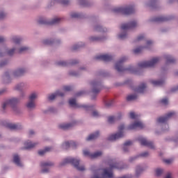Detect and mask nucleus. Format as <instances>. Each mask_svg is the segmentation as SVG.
I'll list each match as a JSON object with an SVG mask.
<instances>
[{
  "label": "nucleus",
  "mask_w": 178,
  "mask_h": 178,
  "mask_svg": "<svg viewBox=\"0 0 178 178\" xmlns=\"http://www.w3.org/2000/svg\"><path fill=\"white\" fill-rule=\"evenodd\" d=\"M112 168L104 170H97L93 173V176L91 178H112L113 177V172H112Z\"/></svg>",
  "instance_id": "obj_1"
},
{
  "label": "nucleus",
  "mask_w": 178,
  "mask_h": 178,
  "mask_svg": "<svg viewBox=\"0 0 178 178\" xmlns=\"http://www.w3.org/2000/svg\"><path fill=\"white\" fill-rule=\"evenodd\" d=\"M64 163H72L77 170H80L81 172L86 170L84 166L80 165V161L77 159L68 157L64 160Z\"/></svg>",
  "instance_id": "obj_2"
},
{
  "label": "nucleus",
  "mask_w": 178,
  "mask_h": 178,
  "mask_svg": "<svg viewBox=\"0 0 178 178\" xmlns=\"http://www.w3.org/2000/svg\"><path fill=\"white\" fill-rule=\"evenodd\" d=\"M123 130H124V125H120L118 127V133L111 135L108 137L110 141H115V140H118V138H122L124 136Z\"/></svg>",
  "instance_id": "obj_3"
},
{
  "label": "nucleus",
  "mask_w": 178,
  "mask_h": 178,
  "mask_svg": "<svg viewBox=\"0 0 178 178\" xmlns=\"http://www.w3.org/2000/svg\"><path fill=\"white\" fill-rule=\"evenodd\" d=\"M159 62V58L156 57L152 59L150 61H145L139 64L140 67H152L155 66L156 63Z\"/></svg>",
  "instance_id": "obj_4"
},
{
  "label": "nucleus",
  "mask_w": 178,
  "mask_h": 178,
  "mask_svg": "<svg viewBox=\"0 0 178 178\" xmlns=\"http://www.w3.org/2000/svg\"><path fill=\"white\" fill-rule=\"evenodd\" d=\"M38 95L35 92L32 93L29 97V101L26 104L27 108L29 109H33V108H35V98H37Z\"/></svg>",
  "instance_id": "obj_5"
},
{
  "label": "nucleus",
  "mask_w": 178,
  "mask_h": 178,
  "mask_svg": "<svg viewBox=\"0 0 178 178\" xmlns=\"http://www.w3.org/2000/svg\"><path fill=\"white\" fill-rule=\"evenodd\" d=\"M116 12H121L124 13V15H130V13H133L134 12V8L133 7L123 8L120 7L115 10Z\"/></svg>",
  "instance_id": "obj_6"
},
{
  "label": "nucleus",
  "mask_w": 178,
  "mask_h": 178,
  "mask_svg": "<svg viewBox=\"0 0 178 178\" xmlns=\"http://www.w3.org/2000/svg\"><path fill=\"white\" fill-rule=\"evenodd\" d=\"M144 127V124L141 121H136L134 124L129 126V130H137V129H143Z\"/></svg>",
  "instance_id": "obj_7"
},
{
  "label": "nucleus",
  "mask_w": 178,
  "mask_h": 178,
  "mask_svg": "<svg viewBox=\"0 0 178 178\" xmlns=\"http://www.w3.org/2000/svg\"><path fill=\"white\" fill-rule=\"evenodd\" d=\"M83 155L85 156H89L91 159H94L95 158H98L99 156H101L102 155V152H96L95 154H91L88 151L83 150Z\"/></svg>",
  "instance_id": "obj_8"
},
{
  "label": "nucleus",
  "mask_w": 178,
  "mask_h": 178,
  "mask_svg": "<svg viewBox=\"0 0 178 178\" xmlns=\"http://www.w3.org/2000/svg\"><path fill=\"white\" fill-rule=\"evenodd\" d=\"M19 102V100L17 99V98H13L7 102H6L3 104V109H5V108L8 107V106H13L14 105H16V104H17Z\"/></svg>",
  "instance_id": "obj_9"
},
{
  "label": "nucleus",
  "mask_w": 178,
  "mask_h": 178,
  "mask_svg": "<svg viewBox=\"0 0 178 178\" xmlns=\"http://www.w3.org/2000/svg\"><path fill=\"white\" fill-rule=\"evenodd\" d=\"M175 116V112L168 113L165 117H161L157 120L158 123H165L167 120L170 119V118Z\"/></svg>",
  "instance_id": "obj_10"
},
{
  "label": "nucleus",
  "mask_w": 178,
  "mask_h": 178,
  "mask_svg": "<svg viewBox=\"0 0 178 178\" xmlns=\"http://www.w3.org/2000/svg\"><path fill=\"white\" fill-rule=\"evenodd\" d=\"M41 166L43 173H46L47 172H48V170H49V166H52V163L47 161L42 162L41 163Z\"/></svg>",
  "instance_id": "obj_11"
},
{
  "label": "nucleus",
  "mask_w": 178,
  "mask_h": 178,
  "mask_svg": "<svg viewBox=\"0 0 178 178\" xmlns=\"http://www.w3.org/2000/svg\"><path fill=\"white\" fill-rule=\"evenodd\" d=\"M137 23L136 22H131L130 24H124L121 26V30L122 31H126V30H128V29H131V27H136Z\"/></svg>",
  "instance_id": "obj_12"
},
{
  "label": "nucleus",
  "mask_w": 178,
  "mask_h": 178,
  "mask_svg": "<svg viewBox=\"0 0 178 178\" xmlns=\"http://www.w3.org/2000/svg\"><path fill=\"white\" fill-rule=\"evenodd\" d=\"M139 141H140L141 145H146L149 148H154V143L152 142L147 141V139L144 138H141L140 139H139Z\"/></svg>",
  "instance_id": "obj_13"
},
{
  "label": "nucleus",
  "mask_w": 178,
  "mask_h": 178,
  "mask_svg": "<svg viewBox=\"0 0 178 178\" xmlns=\"http://www.w3.org/2000/svg\"><path fill=\"white\" fill-rule=\"evenodd\" d=\"M58 95L60 97H63V95H65V94L60 91H58L54 94H51V95H49L48 99H49V101H54V99L56 97H58Z\"/></svg>",
  "instance_id": "obj_14"
},
{
  "label": "nucleus",
  "mask_w": 178,
  "mask_h": 178,
  "mask_svg": "<svg viewBox=\"0 0 178 178\" xmlns=\"http://www.w3.org/2000/svg\"><path fill=\"white\" fill-rule=\"evenodd\" d=\"M97 59H101L102 60H104L105 62H108V60H111L112 59V56L108 54H102L97 57Z\"/></svg>",
  "instance_id": "obj_15"
},
{
  "label": "nucleus",
  "mask_w": 178,
  "mask_h": 178,
  "mask_svg": "<svg viewBox=\"0 0 178 178\" xmlns=\"http://www.w3.org/2000/svg\"><path fill=\"white\" fill-rule=\"evenodd\" d=\"M76 142L71 141V142H65L63 145V147L65 149H67V148H69V147H72V148H74V147H76Z\"/></svg>",
  "instance_id": "obj_16"
},
{
  "label": "nucleus",
  "mask_w": 178,
  "mask_h": 178,
  "mask_svg": "<svg viewBox=\"0 0 178 178\" xmlns=\"http://www.w3.org/2000/svg\"><path fill=\"white\" fill-rule=\"evenodd\" d=\"M124 62V58L118 61L115 65V69L118 72H122L123 70V67H122V64Z\"/></svg>",
  "instance_id": "obj_17"
},
{
  "label": "nucleus",
  "mask_w": 178,
  "mask_h": 178,
  "mask_svg": "<svg viewBox=\"0 0 178 178\" xmlns=\"http://www.w3.org/2000/svg\"><path fill=\"white\" fill-rule=\"evenodd\" d=\"M13 161L17 166H23V164L22 163V161H20V158H19L18 155H14Z\"/></svg>",
  "instance_id": "obj_18"
},
{
  "label": "nucleus",
  "mask_w": 178,
  "mask_h": 178,
  "mask_svg": "<svg viewBox=\"0 0 178 178\" xmlns=\"http://www.w3.org/2000/svg\"><path fill=\"white\" fill-rule=\"evenodd\" d=\"M99 136V132L97 131L95 134H90L87 138V141H91V140H95Z\"/></svg>",
  "instance_id": "obj_19"
},
{
  "label": "nucleus",
  "mask_w": 178,
  "mask_h": 178,
  "mask_svg": "<svg viewBox=\"0 0 178 178\" xmlns=\"http://www.w3.org/2000/svg\"><path fill=\"white\" fill-rule=\"evenodd\" d=\"M24 147L26 149H30L31 148H34L35 147V143H31V142H26L24 143Z\"/></svg>",
  "instance_id": "obj_20"
},
{
  "label": "nucleus",
  "mask_w": 178,
  "mask_h": 178,
  "mask_svg": "<svg viewBox=\"0 0 178 178\" xmlns=\"http://www.w3.org/2000/svg\"><path fill=\"white\" fill-rule=\"evenodd\" d=\"M72 124H60L59 125L60 129H63V130H66L67 129H70L72 127Z\"/></svg>",
  "instance_id": "obj_21"
},
{
  "label": "nucleus",
  "mask_w": 178,
  "mask_h": 178,
  "mask_svg": "<svg viewBox=\"0 0 178 178\" xmlns=\"http://www.w3.org/2000/svg\"><path fill=\"white\" fill-rule=\"evenodd\" d=\"M69 104L71 106H74V108L79 107V106H78L77 103L76 102V99H70L69 101Z\"/></svg>",
  "instance_id": "obj_22"
},
{
  "label": "nucleus",
  "mask_w": 178,
  "mask_h": 178,
  "mask_svg": "<svg viewBox=\"0 0 178 178\" xmlns=\"http://www.w3.org/2000/svg\"><path fill=\"white\" fill-rule=\"evenodd\" d=\"M23 73H24V70L19 69L14 73V76H15V77H19V76H22Z\"/></svg>",
  "instance_id": "obj_23"
},
{
  "label": "nucleus",
  "mask_w": 178,
  "mask_h": 178,
  "mask_svg": "<svg viewBox=\"0 0 178 178\" xmlns=\"http://www.w3.org/2000/svg\"><path fill=\"white\" fill-rule=\"evenodd\" d=\"M145 90V84L143 83L139 88L136 90V92H144Z\"/></svg>",
  "instance_id": "obj_24"
},
{
  "label": "nucleus",
  "mask_w": 178,
  "mask_h": 178,
  "mask_svg": "<svg viewBox=\"0 0 178 178\" xmlns=\"http://www.w3.org/2000/svg\"><path fill=\"white\" fill-rule=\"evenodd\" d=\"M151 83L153 86H162L163 84V81L152 80Z\"/></svg>",
  "instance_id": "obj_25"
},
{
  "label": "nucleus",
  "mask_w": 178,
  "mask_h": 178,
  "mask_svg": "<svg viewBox=\"0 0 178 178\" xmlns=\"http://www.w3.org/2000/svg\"><path fill=\"white\" fill-rule=\"evenodd\" d=\"M49 151H51V147H46L44 149V150H40L38 152V154H39V155H44V154H45V152H48Z\"/></svg>",
  "instance_id": "obj_26"
},
{
  "label": "nucleus",
  "mask_w": 178,
  "mask_h": 178,
  "mask_svg": "<svg viewBox=\"0 0 178 178\" xmlns=\"http://www.w3.org/2000/svg\"><path fill=\"white\" fill-rule=\"evenodd\" d=\"M137 98V96L136 95H130L127 97V101H133L134 99H136Z\"/></svg>",
  "instance_id": "obj_27"
},
{
  "label": "nucleus",
  "mask_w": 178,
  "mask_h": 178,
  "mask_svg": "<svg viewBox=\"0 0 178 178\" xmlns=\"http://www.w3.org/2000/svg\"><path fill=\"white\" fill-rule=\"evenodd\" d=\"M129 116L131 119H138V115L136 114L134 112H131Z\"/></svg>",
  "instance_id": "obj_28"
},
{
  "label": "nucleus",
  "mask_w": 178,
  "mask_h": 178,
  "mask_svg": "<svg viewBox=\"0 0 178 178\" xmlns=\"http://www.w3.org/2000/svg\"><path fill=\"white\" fill-rule=\"evenodd\" d=\"M8 128L10 129L11 130H15V129H17V125L15 124H8Z\"/></svg>",
  "instance_id": "obj_29"
},
{
  "label": "nucleus",
  "mask_w": 178,
  "mask_h": 178,
  "mask_svg": "<svg viewBox=\"0 0 178 178\" xmlns=\"http://www.w3.org/2000/svg\"><path fill=\"white\" fill-rule=\"evenodd\" d=\"M20 41H22V39L19 37H14L13 38V42L14 44H19Z\"/></svg>",
  "instance_id": "obj_30"
},
{
  "label": "nucleus",
  "mask_w": 178,
  "mask_h": 178,
  "mask_svg": "<svg viewBox=\"0 0 178 178\" xmlns=\"http://www.w3.org/2000/svg\"><path fill=\"white\" fill-rule=\"evenodd\" d=\"M60 22V18H54L51 22H49V24H56Z\"/></svg>",
  "instance_id": "obj_31"
},
{
  "label": "nucleus",
  "mask_w": 178,
  "mask_h": 178,
  "mask_svg": "<svg viewBox=\"0 0 178 178\" xmlns=\"http://www.w3.org/2000/svg\"><path fill=\"white\" fill-rule=\"evenodd\" d=\"M162 173H163V170H162L161 168L156 169V175L161 176V175H162Z\"/></svg>",
  "instance_id": "obj_32"
},
{
  "label": "nucleus",
  "mask_w": 178,
  "mask_h": 178,
  "mask_svg": "<svg viewBox=\"0 0 178 178\" xmlns=\"http://www.w3.org/2000/svg\"><path fill=\"white\" fill-rule=\"evenodd\" d=\"M116 119H117V118H115V117H113V116H110V117H108V123H113L114 121H115Z\"/></svg>",
  "instance_id": "obj_33"
},
{
  "label": "nucleus",
  "mask_w": 178,
  "mask_h": 178,
  "mask_svg": "<svg viewBox=\"0 0 178 178\" xmlns=\"http://www.w3.org/2000/svg\"><path fill=\"white\" fill-rule=\"evenodd\" d=\"M92 115L93 116V118H99V113L95 110L92 111Z\"/></svg>",
  "instance_id": "obj_34"
},
{
  "label": "nucleus",
  "mask_w": 178,
  "mask_h": 178,
  "mask_svg": "<svg viewBox=\"0 0 178 178\" xmlns=\"http://www.w3.org/2000/svg\"><path fill=\"white\" fill-rule=\"evenodd\" d=\"M126 37H127V33H126V32H124L123 34L119 35V38H120V40H124Z\"/></svg>",
  "instance_id": "obj_35"
},
{
  "label": "nucleus",
  "mask_w": 178,
  "mask_h": 178,
  "mask_svg": "<svg viewBox=\"0 0 178 178\" xmlns=\"http://www.w3.org/2000/svg\"><path fill=\"white\" fill-rule=\"evenodd\" d=\"M81 106L82 108H84L85 109H86V111H90V110L92 109V106H91L83 105Z\"/></svg>",
  "instance_id": "obj_36"
},
{
  "label": "nucleus",
  "mask_w": 178,
  "mask_h": 178,
  "mask_svg": "<svg viewBox=\"0 0 178 178\" xmlns=\"http://www.w3.org/2000/svg\"><path fill=\"white\" fill-rule=\"evenodd\" d=\"M129 145H131V141H130V140L125 142L124 147V148H126V147H129Z\"/></svg>",
  "instance_id": "obj_37"
},
{
  "label": "nucleus",
  "mask_w": 178,
  "mask_h": 178,
  "mask_svg": "<svg viewBox=\"0 0 178 178\" xmlns=\"http://www.w3.org/2000/svg\"><path fill=\"white\" fill-rule=\"evenodd\" d=\"M161 103L163 105H166L168 104V99L165 98L161 100Z\"/></svg>",
  "instance_id": "obj_38"
},
{
  "label": "nucleus",
  "mask_w": 178,
  "mask_h": 178,
  "mask_svg": "<svg viewBox=\"0 0 178 178\" xmlns=\"http://www.w3.org/2000/svg\"><path fill=\"white\" fill-rule=\"evenodd\" d=\"M24 51H27L26 47H22L19 50V52H24Z\"/></svg>",
  "instance_id": "obj_39"
},
{
  "label": "nucleus",
  "mask_w": 178,
  "mask_h": 178,
  "mask_svg": "<svg viewBox=\"0 0 178 178\" xmlns=\"http://www.w3.org/2000/svg\"><path fill=\"white\" fill-rule=\"evenodd\" d=\"M15 53V49H13L12 50H10L7 52L8 55H13Z\"/></svg>",
  "instance_id": "obj_40"
},
{
  "label": "nucleus",
  "mask_w": 178,
  "mask_h": 178,
  "mask_svg": "<svg viewBox=\"0 0 178 178\" xmlns=\"http://www.w3.org/2000/svg\"><path fill=\"white\" fill-rule=\"evenodd\" d=\"M70 90H72V88L70 86L64 87V91H70Z\"/></svg>",
  "instance_id": "obj_41"
},
{
  "label": "nucleus",
  "mask_w": 178,
  "mask_h": 178,
  "mask_svg": "<svg viewBox=\"0 0 178 178\" xmlns=\"http://www.w3.org/2000/svg\"><path fill=\"white\" fill-rule=\"evenodd\" d=\"M60 2L63 3V5H67L69 1H67V0H61Z\"/></svg>",
  "instance_id": "obj_42"
},
{
  "label": "nucleus",
  "mask_w": 178,
  "mask_h": 178,
  "mask_svg": "<svg viewBox=\"0 0 178 178\" xmlns=\"http://www.w3.org/2000/svg\"><path fill=\"white\" fill-rule=\"evenodd\" d=\"M141 51V48H138V49H136L135 50H134V53L135 54H138L139 52H140Z\"/></svg>",
  "instance_id": "obj_43"
},
{
  "label": "nucleus",
  "mask_w": 178,
  "mask_h": 178,
  "mask_svg": "<svg viewBox=\"0 0 178 178\" xmlns=\"http://www.w3.org/2000/svg\"><path fill=\"white\" fill-rule=\"evenodd\" d=\"M138 172H143V169H141L140 167L136 168V175H138Z\"/></svg>",
  "instance_id": "obj_44"
},
{
  "label": "nucleus",
  "mask_w": 178,
  "mask_h": 178,
  "mask_svg": "<svg viewBox=\"0 0 178 178\" xmlns=\"http://www.w3.org/2000/svg\"><path fill=\"white\" fill-rule=\"evenodd\" d=\"M5 16H6L5 13H0V19H3Z\"/></svg>",
  "instance_id": "obj_45"
},
{
  "label": "nucleus",
  "mask_w": 178,
  "mask_h": 178,
  "mask_svg": "<svg viewBox=\"0 0 178 178\" xmlns=\"http://www.w3.org/2000/svg\"><path fill=\"white\" fill-rule=\"evenodd\" d=\"M20 87H23V83H21V84H19V85H17V86H16V89H17V90H21Z\"/></svg>",
  "instance_id": "obj_46"
},
{
  "label": "nucleus",
  "mask_w": 178,
  "mask_h": 178,
  "mask_svg": "<svg viewBox=\"0 0 178 178\" xmlns=\"http://www.w3.org/2000/svg\"><path fill=\"white\" fill-rule=\"evenodd\" d=\"M72 17H79V14L73 13V14H72Z\"/></svg>",
  "instance_id": "obj_47"
},
{
  "label": "nucleus",
  "mask_w": 178,
  "mask_h": 178,
  "mask_svg": "<svg viewBox=\"0 0 178 178\" xmlns=\"http://www.w3.org/2000/svg\"><path fill=\"white\" fill-rule=\"evenodd\" d=\"M165 163H172V159H166L165 160Z\"/></svg>",
  "instance_id": "obj_48"
},
{
  "label": "nucleus",
  "mask_w": 178,
  "mask_h": 178,
  "mask_svg": "<svg viewBox=\"0 0 178 178\" xmlns=\"http://www.w3.org/2000/svg\"><path fill=\"white\" fill-rule=\"evenodd\" d=\"M3 41H5V38H3L2 36H0V42H3Z\"/></svg>",
  "instance_id": "obj_49"
},
{
  "label": "nucleus",
  "mask_w": 178,
  "mask_h": 178,
  "mask_svg": "<svg viewBox=\"0 0 178 178\" xmlns=\"http://www.w3.org/2000/svg\"><path fill=\"white\" fill-rule=\"evenodd\" d=\"M142 156H148V152H144L143 154H142Z\"/></svg>",
  "instance_id": "obj_50"
},
{
  "label": "nucleus",
  "mask_w": 178,
  "mask_h": 178,
  "mask_svg": "<svg viewBox=\"0 0 178 178\" xmlns=\"http://www.w3.org/2000/svg\"><path fill=\"white\" fill-rule=\"evenodd\" d=\"M143 38H144L143 35H140L138 38V40L140 41V40H143Z\"/></svg>",
  "instance_id": "obj_51"
},
{
  "label": "nucleus",
  "mask_w": 178,
  "mask_h": 178,
  "mask_svg": "<svg viewBox=\"0 0 178 178\" xmlns=\"http://www.w3.org/2000/svg\"><path fill=\"white\" fill-rule=\"evenodd\" d=\"M93 92H94V94H97V92H99V90H97L94 89Z\"/></svg>",
  "instance_id": "obj_52"
},
{
  "label": "nucleus",
  "mask_w": 178,
  "mask_h": 178,
  "mask_svg": "<svg viewBox=\"0 0 178 178\" xmlns=\"http://www.w3.org/2000/svg\"><path fill=\"white\" fill-rule=\"evenodd\" d=\"M147 45H149V44H152V41L149 40V41H147Z\"/></svg>",
  "instance_id": "obj_53"
},
{
  "label": "nucleus",
  "mask_w": 178,
  "mask_h": 178,
  "mask_svg": "<svg viewBox=\"0 0 178 178\" xmlns=\"http://www.w3.org/2000/svg\"><path fill=\"white\" fill-rule=\"evenodd\" d=\"M29 134H30V136L34 134V131H29Z\"/></svg>",
  "instance_id": "obj_54"
},
{
  "label": "nucleus",
  "mask_w": 178,
  "mask_h": 178,
  "mask_svg": "<svg viewBox=\"0 0 178 178\" xmlns=\"http://www.w3.org/2000/svg\"><path fill=\"white\" fill-rule=\"evenodd\" d=\"M40 24H45V22H41V21H40Z\"/></svg>",
  "instance_id": "obj_55"
},
{
  "label": "nucleus",
  "mask_w": 178,
  "mask_h": 178,
  "mask_svg": "<svg viewBox=\"0 0 178 178\" xmlns=\"http://www.w3.org/2000/svg\"><path fill=\"white\" fill-rule=\"evenodd\" d=\"M45 44H49V42H47V41H46V42H45Z\"/></svg>",
  "instance_id": "obj_56"
},
{
  "label": "nucleus",
  "mask_w": 178,
  "mask_h": 178,
  "mask_svg": "<svg viewBox=\"0 0 178 178\" xmlns=\"http://www.w3.org/2000/svg\"><path fill=\"white\" fill-rule=\"evenodd\" d=\"M92 86H96V84L95 83H92Z\"/></svg>",
  "instance_id": "obj_57"
},
{
  "label": "nucleus",
  "mask_w": 178,
  "mask_h": 178,
  "mask_svg": "<svg viewBox=\"0 0 178 178\" xmlns=\"http://www.w3.org/2000/svg\"><path fill=\"white\" fill-rule=\"evenodd\" d=\"M131 70V72H134V70Z\"/></svg>",
  "instance_id": "obj_58"
},
{
  "label": "nucleus",
  "mask_w": 178,
  "mask_h": 178,
  "mask_svg": "<svg viewBox=\"0 0 178 178\" xmlns=\"http://www.w3.org/2000/svg\"><path fill=\"white\" fill-rule=\"evenodd\" d=\"M0 56H2V54H1V53H0Z\"/></svg>",
  "instance_id": "obj_59"
},
{
  "label": "nucleus",
  "mask_w": 178,
  "mask_h": 178,
  "mask_svg": "<svg viewBox=\"0 0 178 178\" xmlns=\"http://www.w3.org/2000/svg\"><path fill=\"white\" fill-rule=\"evenodd\" d=\"M168 62H172L171 60H168Z\"/></svg>",
  "instance_id": "obj_60"
},
{
  "label": "nucleus",
  "mask_w": 178,
  "mask_h": 178,
  "mask_svg": "<svg viewBox=\"0 0 178 178\" xmlns=\"http://www.w3.org/2000/svg\"><path fill=\"white\" fill-rule=\"evenodd\" d=\"M3 92H0V94H2Z\"/></svg>",
  "instance_id": "obj_61"
},
{
  "label": "nucleus",
  "mask_w": 178,
  "mask_h": 178,
  "mask_svg": "<svg viewBox=\"0 0 178 178\" xmlns=\"http://www.w3.org/2000/svg\"><path fill=\"white\" fill-rule=\"evenodd\" d=\"M93 40H97V39H92Z\"/></svg>",
  "instance_id": "obj_62"
},
{
  "label": "nucleus",
  "mask_w": 178,
  "mask_h": 178,
  "mask_svg": "<svg viewBox=\"0 0 178 178\" xmlns=\"http://www.w3.org/2000/svg\"><path fill=\"white\" fill-rule=\"evenodd\" d=\"M60 65H63V63H60Z\"/></svg>",
  "instance_id": "obj_63"
},
{
  "label": "nucleus",
  "mask_w": 178,
  "mask_h": 178,
  "mask_svg": "<svg viewBox=\"0 0 178 178\" xmlns=\"http://www.w3.org/2000/svg\"><path fill=\"white\" fill-rule=\"evenodd\" d=\"M124 151H127L125 149H124Z\"/></svg>",
  "instance_id": "obj_64"
}]
</instances>
